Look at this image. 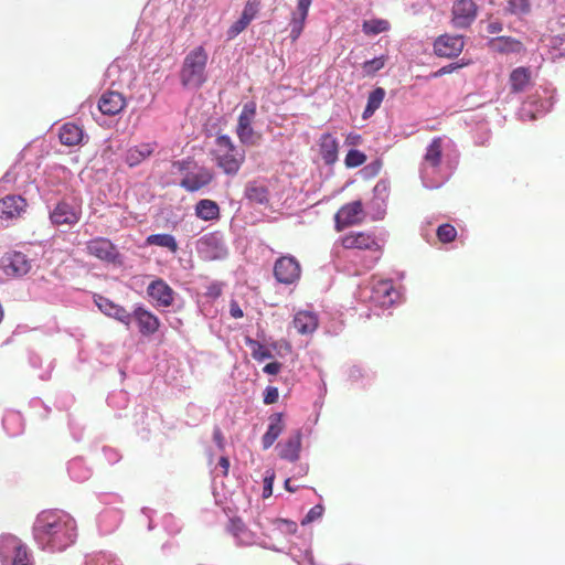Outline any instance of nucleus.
<instances>
[{
	"label": "nucleus",
	"instance_id": "1",
	"mask_svg": "<svg viewBox=\"0 0 565 565\" xmlns=\"http://www.w3.org/2000/svg\"><path fill=\"white\" fill-rule=\"evenodd\" d=\"M35 539L51 551H63L75 542L76 524L74 519L63 511H43L34 525Z\"/></svg>",
	"mask_w": 565,
	"mask_h": 565
},
{
	"label": "nucleus",
	"instance_id": "2",
	"mask_svg": "<svg viewBox=\"0 0 565 565\" xmlns=\"http://www.w3.org/2000/svg\"><path fill=\"white\" fill-rule=\"evenodd\" d=\"M207 58L203 46H196L186 54L180 70V81L184 87L199 88L206 82Z\"/></svg>",
	"mask_w": 565,
	"mask_h": 565
},
{
	"label": "nucleus",
	"instance_id": "3",
	"mask_svg": "<svg viewBox=\"0 0 565 565\" xmlns=\"http://www.w3.org/2000/svg\"><path fill=\"white\" fill-rule=\"evenodd\" d=\"M212 154L217 167L228 175H235L245 161V151L235 146L226 135L216 137Z\"/></svg>",
	"mask_w": 565,
	"mask_h": 565
},
{
	"label": "nucleus",
	"instance_id": "4",
	"mask_svg": "<svg viewBox=\"0 0 565 565\" xmlns=\"http://www.w3.org/2000/svg\"><path fill=\"white\" fill-rule=\"evenodd\" d=\"M256 117V103L248 102L244 104L243 109L238 116L236 135L239 141L247 146H255L262 139V134L253 128V122Z\"/></svg>",
	"mask_w": 565,
	"mask_h": 565
},
{
	"label": "nucleus",
	"instance_id": "5",
	"mask_svg": "<svg viewBox=\"0 0 565 565\" xmlns=\"http://www.w3.org/2000/svg\"><path fill=\"white\" fill-rule=\"evenodd\" d=\"M365 218L361 200H355L342 205L334 215V227L338 232L347 227L359 225Z\"/></svg>",
	"mask_w": 565,
	"mask_h": 565
},
{
	"label": "nucleus",
	"instance_id": "6",
	"mask_svg": "<svg viewBox=\"0 0 565 565\" xmlns=\"http://www.w3.org/2000/svg\"><path fill=\"white\" fill-rule=\"evenodd\" d=\"M341 245L345 249H360L381 252V244L374 233L365 231H351L341 237Z\"/></svg>",
	"mask_w": 565,
	"mask_h": 565
},
{
	"label": "nucleus",
	"instance_id": "7",
	"mask_svg": "<svg viewBox=\"0 0 565 565\" xmlns=\"http://www.w3.org/2000/svg\"><path fill=\"white\" fill-rule=\"evenodd\" d=\"M301 267L292 256H281L274 265V276L278 282L291 285L300 278Z\"/></svg>",
	"mask_w": 565,
	"mask_h": 565
},
{
	"label": "nucleus",
	"instance_id": "8",
	"mask_svg": "<svg viewBox=\"0 0 565 565\" xmlns=\"http://www.w3.org/2000/svg\"><path fill=\"white\" fill-rule=\"evenodd\" d=\"M130 316L131 320L136 322L139 333L143 337H150L160 329V319L141 305L136 306Z\"/></svg>",
	"mask_w": 565,
	"mask_h": 565
},
{
	"label": "nucleus",
	"instance_id": "9",
	"mask_svg": "<svg viewBox=\"0 0 565 565\" xmlns=\"http://www.w3.org/2000/svg\"><path fill=\"white\" fill-rule=\"evenodd\" d=\"M463 47L465 40L461 35L441 34L434 42V53L439 57H456Z\"/></svg>",
	"mask_w": 565,
	"mask_h": 565
},
{
	"label": "nucleus",
	"instance_id": "10",
	"mask_svg": "<svg viewBox=\"0 0 565 565\" xmlns=\"http://www.w3.org/2000/svg\"><path fill=\"white\" fill-rule=\"evenodd\" d=\"M147 295L156 307H171L174 302L175 291L162 279L152 280L147 287Z\"/></svg>",
	"mask_w": 565,
	"mask_h": 565
},
{
	"label": "nucleus",
	"instance_id": "11",
	"mask_svg": "<svg viewBox=\"0 0 565 565\" xmlns=\"http://www.w3.org/2000/svg\"><path fill=\"white\" fill-rule=\"evenodd\" d=\"M86 250L88 255L94 256L106 263H116L119 253L110 239L105 237H96L87 242Z\"/></svg>",
	"mask_w": 565,
	"mask_h": 565
},
{
	"label": "nucleus",
	"instance_id": "12",
	"mask_svg": "<svg viewBox=\"0 0 565 565\" xmlns=\"http://www.w3.org/2000/svg\"><path fill=\"white\" fill-rule=\"evenodd\" d=\"M262 6V0H246L241 18L235 21L227 30V39L233 40L247 29L250 22L257 17Z\"/></svg>",
	"mask_w": 565,
	"mask_h": 565
},
{
	"label": "nucleus",
	"instance_id": "13",
	"mask_svg": "<svg viewBox=\"0 0 565 565\" xmlns=\"http://www.w3.org/2000/svg\"><path fill=\"white\" fill-rule=\"evenodd\" d=\"M13 552L14 556L11 565H30L25 546L14 535H4L0 541V553L2 557L8 558Z\"/></svg>",
	"mask_w": 565,
	"mask_h": 565
},
{
	"label": "nucleus",
	"instance_id": "14",
	"mask_svg": "<svg viewBox=\"0 0 565 565\" xmlns=\"http://www.w3.org/2000/svg\"><path fill=\"white\" fill-rule=\"evenodd\" d=\"M477 17L473 0H457L452 6V24L456 28H468Z\"/></svg>",
	"mask_w": 565,
	"mask_h": 565
},
{
	"label": "nucleus",
	"instance_id": "15",
	"mask_svg": "<svg viewBox=\"0 0 565 565\" xmlns=\"http://www.w3.org/2000/svg\"><path fill=\"white\" fill-rule=\"evenodd\" d=\"M2 266L7 275L21 277L31 270V262L21 252H11L2 257Z\"/></svg>",
	"mask_w": 565,
	"mask_h": 565
},
{
	"label": "nucleus",
	"instance_id": "16",
	"mask_svg": "<svg viewBox=\"0 0 565 565\" xmlns=\"http://www.w3.org/2000/svg\"><path fill=\"white\" fill-rule=\"evenodd\" d=\"M397 291L391 279H379L372 284L371 299L381 307H390L394 303Z\"/></svg>",
	"mask_w": 565,
	"mask_h": 565
},
{
	"label": "nucleus",
	"instance_id": "17",
	"mask_svg": "<svg viewBox=\"0 0 565 565\" xmlns=\"http://www.w3.org/2000/svg\"><path fill=\"white\" fill-rule=\"evenodd\" d=\"M81 218V209L67 202H58L50 213V220L54 225H75Z\"/></svg>",
	"mask_w": 565,
	"mask_h": 565
},
{
	"label": "nucleus",
	"instance_id": "18",
	"mask_svg": "<svg viewBox=\"0 0 565 565\" xmlns=\"http://www.w3.org/2000/svg\"><path fill=\"white\" fill-rule=\"evenodd\" d=\"M95 305L98 309L105 313L106 316L116 319L117 321L124 323L126 327H129L131 323L130 312L127 311L122 306L115 303L113 300L96 295L94 297Z\"/></svg>",
	"mask_w": 565,
	"mask_h": 565
},
{
	"label": "nucleus",
	"instance_id": "19",
	"mask_svg": "<svg viewBox=\"0 0 565 565\" xmlns=\"http://www.w3.org/2000/svg\"><path fill=\"white\" fill-rule=\"evenodd\" d=\"M26 206V200L21 195H7L0 200V217L4 220L18 218L25 212Z\"/></svg>",
	"mask_w": 565,
	"mask_h": 565
},
{
	"label": "nucleus",
	"instance_id": "20",
	"mask_svg": "<svg viewBox=\"0 0 565 565\" xmlns=\"http://www.w3.org/2000/svg\"><path fill=\"white\" fill-rule=\"evenodd\" d=\"M213 178L214 175L209 169L201 167L194 172H186L180 186L189 192H195L209 185Z\"/></svg>",
	"mask_w": 565,
	"mask_h": 565
},
{
	"label": "nucleus",
	"instance_id": "21",
	"mask_svg": "<svg viewBox=\"0 0 565 565\" xmlns=\"http://www.w3.org/2000/svg\"><path fill=\"white\" fill-rule=\"evenodd\" d=\"M126 106V99L122 94L114 90L104 93L98 102L99 110L107 116L119 114Z\"/></svg>",
	"mask_w": 565,
	"mask_h": 565
},
{
	"label": "nucleus",
	"instance_id": "22",
	"mask_svg": "<svg viewBox=\"0 0 565 565\" xmlns=\"http://www.w3.org/2000/svg\"><path fill=\"white\" fill-rule=\"evenodd\" d=\"M285 429L282 413H275L269 416V425L267 431L262 438L264 449L270 448Z\"/></svg>",
	"mask_w": 565,
	"mask_h": 565
},
{
	"label": "nucleus",
	"instance_id": "23",
	"mask_svg": "<svg viewBox=\"0 0 565 565\" xmlns=\"http://www.w3.org/2000/svg\"><path fill=\"white\" fill-rule=\"evenodd\" d=\"M489 47L501 54L521 53L524 51V45L520 40L511 36H497L489 41Z\"/></svg>",
	"mask_w": 565,
	"mask_h": 565
},
{
	"label": "nucleus",
	"instance_id": "24",
	"mask_svg": "<svg viewBox=\"0 0 565 565\" xmlns=\"http://www.w3.org/2000/svg\"><path fill=\"white\" fill-rule=\"evenodd\" d=\"M294 328L300 334H308L318 328V318L310 311H299L292 320Z\"/></svg>",
	"mask_w": 565,
	"mask_h": 565
},
{
	"label": "nucleus",
	"instance_id": "25",
	"mask_svg": "<svg viewBox=\"0 0 565 565\" xmlns=\"http://www.w3.org/2000/svg\"><path fill=\"white\" fill-rule=\"evenodd\" d=\"M156 146L154 142H145L129 148L126 154V162L130 167L139 164L153 153Z\"/></svg>",
	"mask_w": 565,
	"mask_h": 565
},
{
	"label": "nucleus",
	"instance_id": "26",
	"mask_svg": "<svg viewBox=\"0 0 565 565\" xmlns=\"http://www.w3.org/2000/svg\"><path fill=\"white\" fill-rule=\"evenodd\" d=\"M301 448V433L297 430L284 444L280 445L279 456L289 461H296L299 458Z\"/></svg>",
	"mask_w": 565,
	"mask_h": 565
},
{
	"label": "nucleus",
	"instance_id": "27",
	"mask_svg": "<svg viewBox=\"0 0 565 565\" xmlns=\"http://www.w3.org/2000/svg\"><path fill=\"white\" fill-rule=\"evenodd\" d=\"M83 129L73 124V122H66L60 128L58 138L61 143L72 147L77 146L83 140Z\"/></svg>",
	"mask_w": 565,
	"mask_h": 565
},
{
	"label": "nucleus",
	"instance_id": "28",
	"mask_svg": "<svg viewBox=\"0 0 565 565\" xmlns=\"http://www.w3.org/2000/svg\"><path fill=\"white\" fill-rule=\"evenodd\" d=\"M339 143L331 134H323L320 139V153L327 164H332L338 159Z\"/></svg>",
	"mask_w": 565,
	"mask_h": 565
},
{
	"label": "nucleus",
	"instance_id": "29",
	"mask_svg": "<svg viewBox=\"0 0 565 565\" xmlns=\"http://www.w3.org/2000/svg\"><path fill=\"white\" fill-rule=\"evenodd\" d=\"M195 215L203 221H215L220 218L218 204L209 199L200 200L195 204Z\"/></svg>",
	"mask_w": 565,
	"mask_h": 565
},
{
	"label": "nucleus",
	"instance_id": "30",
	"mask_svg": "<svg viewBox=\"0 0 565 565\" xmlns=\"http://www.w3.org/2000/svg\"><path fill=\"white\" fill-rule=\"evenodd\" d=\"M510 85L512 93L523 92L530 84L531 72L527 67H516L510 74Z\"/></svg>",
	"mask_w": 565,
	"mask_h": 565
},
{
	"label": "nucleus",
	"instance_id": "31",
	"mask_svg": "<svg viewBox=\"0 0 565 565\" xmlns=\"http://www.w3.org/2000/svg\"><path fill=\"white\" fill-rule=\"evenodd\" d=\"M146 244L149 246H160L167 248L172 254L179 249L175 237L171 234H151L146 238Z\"/></svg>",
	"mask_w": 565,
	"mask_h": 565
},
{
	"label": "nucleus",
	"instance_id": "32",
	"mask_svg": "<svg viewBox=\"0 0 565 565\" xmlns=\"http://www.w3.org/2000/svg\"><path fill=\"white\" fill-rule=\"evenodd\" d=\"M443 156V139L440 137H436L431 140L429 146L426 149L425 161L430 167H438L441 162Z\"/></svg>",
	"mask_w": 565,
	"mask_h": 565
},
{
	"label": "nucleus",
	"instance_id": "33",
	"mask_svg": "<svg viewBox=\"0 0 565 565\" xmlns=\"http://www.w3.org/2000/svg\"><path fill=\"white\" fill-rule=\"evenodd\" d=\"M309 10H299L297 8V11L292 13L291 20H290V39L292 42H296L299 36L301 35L305 26L306 19L308 17Z\"/></svg>",
	"mask_w": 565,
	"mask_h": 565
},
{
	"label": "nucleus",
	"instance_id": "34",
	"mask_svg": "<svg viewBox=\"0 0 565 565\" xmlns=\"http://www.w3.org/2000/svg\"><path fill=\"white\" fill-rule=\"evenodd\" d=\"M384 97L385 90L382 87H377L370 93L366 107L363 111L364 119L371 117L375 110L380 108Z\"/></svg>",
	"mask_w": 565,
	"mask_h": 565
},
{
	"label": "nucleus",
	"instance_id": "35",
	"mask_svg": "<svg viewBox=\"0 0 565 565\" xmlns=\"http://www.w3.org/2000/svg\"><path fill=\"white\" fill-rule=\"evenodd\" d=\"M391 24L384 19L365 20L362 24V30L366 35H376L388 31Z\"/></svg>",
	"mask_w": 565,
	"mask_h": 565
},
{
	"label": "nucleus",
	"instance_id": "36",
	"mask_svg": "<svg viewBox=\"0 0 565 565\" xmlns=\"http://www.w3.org/2000/svg\"><path fill=\"white\" fill-rule=\"evenodd\" d=\"M388 57L386 55H381L379 57H374L372 60L365 61L362 64V70L365 76H373L376 72L382 70L386 63Z\"/></svg>",
	"mask_w": 565,
	"mask_h": 565
},
{
	"label": "nucleus",
	"instance_id": "37",
	"mask_svg": "<svg viewBox=\"0 0 565 565\" xmlns=\"http://www.w3.org/2000/svg\"><path fill=\"white\" fill-rule=\"evenodd\" d=\"M246 196L248 200L264 204L268 202V191L262 185H250L246 189Z\"/></svg>",
	"mask_w": 565,
	"mask_h": 565
},
{
	"label": "nucleus",
	"instance_id": "38",
	"mask_svg": "<svg viewBox=\"0 0 565 565\" xmlns=\"http://www.w3.org/2000/svg\"><path fill=\"white\" fill-rule=\"evenodd\" d=\"M246 345L250 348L252 355L257 361H263L265 359L271 358L270 351L256 340L246 338Z\"/></svg>",
	"mask_w": 565,
	"mask_h": 565
},
{
	"label": "nucleus",
	"instance_id": "39",
	"mask_svg": "<svg viewBox=\"0 0 565 565\" xmlns=\"http://www.w3.org/2000/svg\"><path fill=\"white\" fill-rule=\"evenodd\" d=\"M437 237L441 243H451L457 237V230L451 224H441L437 228Z\"/></svg>",
	"mask_w": 565,
	"mask_h": 565
},
{
	"label": "nucleus",
	"instance_id": "40",
	"mask_svg": "<svg viewBox=\"0 0 565 565\" xmlns=\"http://www.w3.org/2000/svg\"><path fill=\"white\" fill-rule=\"evenodd\" d=\"M531 10L530 0H508V11L512 14L523 15Z\"/></svg>",
	"mask_w": 565,
	"mask_h": 565
},
{
	"label": "nucleus",
	"instance_id": "41",
	"mask_svg": "<svg viewBox=\"0 0 565 565\" xmlns=\"http://www.w3.org/2000/svg\"><path fill=\"white\" fill-rule=\"evenodd\" d=\"M366 161V156L356 149H351L345 156L344 163L348 168H358Z\"/></svg>",
	"mask_w": 565,
	"mask_h": 565
},
{
	"label": "nucleus",
	"instance_id": "42",
	"mask_svg": "<svg viewBox=\"0 0 565 565\" xmlns=\"http://www.w3.org/2000/svg\"><path fill=\"white\" fill-rule=\"evenodd\" d=\"M323 512H324L323 505L317 504V505L312 507L309 510V512L307 513V515L305 516V519L301 521V524L306 525L308 523H311V522L320 519L322 516Z\"/></svg>",
	"mask_w": 565,
	"mask_h": 565
},
{
	"label": "nucleus",
	"instance_id": "43",
	"mask_svg": "<svg viewBox=\"0 0 565 565\" xmlns=\"http://www.w3.org/2000/svg\"><path fill=\"white\" fill-rule=\"evenodd\" d=\"M278 397H279L278 388L275 386H268L265 390L264 403L267 405L275 404L278 401Z\"/></svg>",
	"mask_w": 565,
	"mask_h": 565
},
{
	"label": "nucleus",
	"instance_id": "44",
	"mask_svg": "<svg viewBox=\"0 0 565 565\" xmlns=\"http://www.w3.org/2000/svg\"><path fill=\"white\" fill-rule=\"evenodd\" d=\"M460 66L461 65H459V64H450V65L444 66V67L439 68L438 71L434 72L431 74V76L435 78L444 76V75L449 74L452 71L459 68Z\"/></svg>",
	"mask_w": 565,
	"mask_h": 565
},
{
	"label": "nucleus",
	"instance_id": "45",
	"mask_svg": "<svg viewBox=\"0 0 565 565\" xmlns=\"http://www.w3.org/2000/svg\"><path fill=\"white\" fill-rule=\"evenodd\" d=\"M217 238L213 234L205 235L199 241L202 247L217 246Z\"/></svg>",
	"mask_w": 565,
	"mask_h": 565
},
{
	"label": "nucleus",
	"instance_id": "46",
	"mask_svg": "<svg viewBox=\"0 0 565 565\" xmlns=\"http://www.w3.org/2000/svg\"><path fill=\"white\" fill-rule=\"evenodd\" d=\"M273 482H274V477H266L264 479V490H263V497L264 498H268L273 493Z\"/></svg>",
	"mask_w": 565,
	"mask_h": 565
},
{
	"label": "nucleus",
	"instance_id": "47",
	"mask_svg": "<svg viewBox=\"0 0 565 565\" xmlns=\"http://www.w3.org/2000/svg\"><path fill=\"white\" fill-rule=\"evenodd\" d=\"M280 369L281 364L279 362H271L266 364L263 370L267 374L276 375L277 373H279Z\"/></svg>",
	"mask_w": 565,
	"mask_h": 565
},
{
	"label": "nucleus",
	"instance_id": "48",
	"mask_svg": "<svg viewBox=\"0 0 565 565\" xmlns=\"http://www.w3.org/2000/svg\"><path fill=\"white\" fill-rule=\"evenodd\" d=\"M222 294V288L217 284H213L207 288L206 295L213 298H217Z\"/></svg>",
	"mask_w": 565,
	"mask_h": 565
},
{
	"label": "nucleus",
	"instance_id": "49",
	"mask_svg": "<svg viewBox=\"0 0 565 565\" xmlns=\"http://www.w3.org/2000/svg\"><path fill=\"white\" fill-rule=\"evenodd\" d=\"M230 312H231V316L235 319L243 317V310L239 308L238 303L235 301H233L231 303Z\"/></svg>",
	"mask_w": 565,
	"mask_h": 565
},
{
	"label": "nucleus",
	"instance_id": "50",
	"mask_svg": "<svg viewBox=\"0 0 565 565\" xmlns=\"http://www.w3.org/2000/svg\"><path fill=\"white\" fill-rule=\"evenodd\" d=\"M279 522L285 526L286 532L291 534L296 533L297 524L294 521L280 520Z\"/></svg>",
	"mask_w": 565,
	"mask_h": 565
},
{
	"label": "nucleus",
	"instance_id": "51",
	"mask_svg": "<svg viewBox=\"0 0 565 565\" xmlns=\"http://www.w3.org/2000/svg\"><path fill=\"white\" fill-rule=\"evenodd\" d=\"M487 31L490 34L499 33L502 31V24L500 22H491L488 24Z\"/></svg>",
	"mask_w": 565,
	"mask_h": 565
},
{
	"label": "nucleus",
	"instance_id": "52",
	"mask_svg": "<svg viewBox=\"0 0 565 565\" xmlns=\"http://www.w3.org/2000/svg\"><path fill=\"white\" fill-rule=\"evenodd\" d=\"M218 466L222 468L223 476H227L230 469V461L226 457H221L218 460Z\"/></svg>",
	"mask_w": 565,
	"mask_h": 565
},
{
	"label": "nucleus",
	"instance_id": "53",
	"mask_svg": "<svg viewBox=\"0 0 565 565\" xmlns=\"http://www.w3.org/2000/svg\"><path fill=\"white\" fill-rule=\"evenodd\" d=\"M190 161L181 160L173 162V167L177 168L179 171H184L189 168Z\"/></svg>",
	"mask_w": 565,
	"mask_h": 565
},
{
	"label": "nucleus",
	"instance_id": "54",
	"mask_svg": "<svg viewBox=\"0 0 565 565\" xmlns=\"http://www.w3.org/2000/svg\"><path fill=\"white\" fill-rule=\"evenodd\" d=\"M311 2H312V0H298L297 8L299 10H303V11L309 10Z\"/></svg>",
	"mask_w": 565,
	"mask_h": 565
},
{
	"label": "nucleus",
	"instance_id": "55",
	"mask_svg": "<svg viewBox=\"0 0 565 565\" xmlns=\"http://www.w3.org/2000/svg\"><path fill=\"white\" fill-rule=\"evenodd\" d=\"M347 140L349 141V143H351V145H355V143H359V142H360V140H361V136H360V135H352V134H351V135H349V136H348V139H347Z\"/></svg>",
	"mask_w": 565,
	"mask_h": 565
},
{
	"label": "nucleus",
	"instance_id": "56",
	"mask_svg": "<svg viewBox=\"0 0 565 565\" xmlns=\"http://www.w3.org/2000/svg\"><path fill=\"white\" fill-rule=\"evenodd\" d=\"M298 487H292L291 486V480L290 479H287L285 481V489L289 492H295L297 490Z\"/></svg>",
	"mask_w": 565,
	"mask_h": 565
},
{
	"label": "nucleus",
	"instance_id": "57",
	"mask_svg": "<svg viewBox=\"0 0 565 565\" xmlns=\"http://www.w3.org/2000/svg\"><path fill=\"white\" fill-rule=\"evenodd\" d=\"M214 440L218 444H221L223 440L222 433L218 428L214 430Z\"/></svg>",
	"mask_w": 565,
	"mask_h": 565
},
{
	"label": "nucleus",
	"instance_id": "58",
	"mask_svg": "<svg viewBox=\"0 0 565 565\" xmlns=\"http://www.w3.org/2000/svg\"><path fill=\"white\" fill-rule=\"evenodd\" d=\"M236 524L242 525V522L239 520L238 521H233V525H236Z\"/></svg>",
	"mask_w": 565,
	"mask_h": 565
}]
</instances>
